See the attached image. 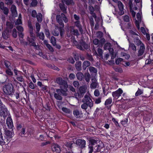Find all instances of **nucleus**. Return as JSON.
<instances>
[{"mask_svg": "<svg viewBox=\"0 0 153 153\" xmlns=\"http://www.w3.org/2000/svg\"><path fill=\"white\" fill-rule=\"evenodd\" d=\"M4 93L7 95H12L14 93L15 90L11 84H8L4 85L3 87Z\"/></svg>", "mask_w": 153, "mask_h": 153, "instance_id": "1", "label": "nucleus"}, {"mask_svg": "<svg viewBox=\"0 0 153 153\" xmlns=\"http://www.w3.org/2000/svg\"><path fill=\"white\" fill-rule=\"evenodd\" d=\"M67 91H65L62 89H57L56 90L57 93H55L54 94V97L57 100H61L62 98L61 95L64 96H66L67 94L66 93Z\"/></svg>", "mask_w": 153, "mask_h": 153, "instance_id": "2", "label": "nucleus"}, {"mask_svg": "<svg viewBox=\"0 0 153 153\" xmlns=\"http://www.w3.org/2000/svg\"><path fill=\"white\" fill-rule=\"evenodd\" d=\"M56 82L60 85V88L61 89L67 91L68 85L67 82L63 79L61 77H58L56 79Z\"/></svg>", "mask_w": 153, "mask_h": 153, "instance_id": "3", "label": "nucleus"}, {"mask_svg": "<svg viewBox=\"0 0 153 153\" xmlns=\"http://www.w3.org/2000/svg\"><path fill=\"white\" fill-rule=\"evenodd\" d=\"M88 149L89 150L88 153H92L93 152H95L101 151L102 148L101 146H97L89 144L88 145Z\"/></svg>", "mask_w": 153, "mask_h": 153, "instance_id": "4", "label": "nucleus"}, {"mask_svg": "<svg viewBox=\"0 0 153 153\" xmlns=\"http://www.w3.org/2000/svg\"><path fill=\"white\" fill-rule=\"evenodd\" d=\"M0 114L4 117L9 116V112L4 105L3 104L0 106Z\"/></svg>", "mask_w": 153, "mask_h": 153, "instance_id": "5", "label": "nucleus"}, {"mask_svg": "<svg viewBox=\"0 0 153 153\" xmlns=\"http://www.w3.org/2000/svg\"><path fill=\"white\" fill-rule=\"evenodd\" d=\"M93 102L92 100L89 102H84L81 105V107L82 109L86 110L88 107L89 108L91 109L93 106Z\"/></svg>", "mask_w": 153, "mask_h": 153, "instance_id": "6", "label": "nucleus"}, {"mask_svg": "<svg viewBox=\"0 0 153 153\" xmlns=\"http://www.w3.org/2000/svg\"><path fill=\"white\" fill-rule=\"evenodd\" d=\"M75 143L80 148H83L85 147L86 141L84 140L78 139L76 140Z\"/></svg>", "mask_w": 153, "mask_h": 153, "instance_id": "7", "label": "nucleus"}, {"mask_svg": "<svg viewBox=\"0 0 153 153\" xmlns=\"http://www.w3.org/2000/svg\"><path fill=\"white\" fill-rule=\"evenodd\" d=\"M61 17L65 23H67L68 21V20L66 17L65 15L63 13L61 14V15H57L56 16V19L57 22L62 20Z\"/></svg>", "mask_w": 153, "mask_h": 153, "instance_id": "8", "label": "nucleus"}, {"mask_svg": "<svg viewBox=\"0 0 153 153\" xmlns=\"http://www.w3.org/2000/svg\"><path fill=\"white\" fill-rule=\"evenodd\" d=\"M123 93V91L120 88H119L116 91L112 92V96L114 99H117Z\"/></svg>", "mask_w": 153, "mask_h": 153, "instance_id": "9", "label": "nucleus"}, {"mask_svg": "<svg viewBox=\"0 0 153 153\" xmlns=\"http://www.w3.org/2000/svg\"><path fill=\"white\" fill-rule=\"evenodd\" d=\"M91 83L90 85V88L92 89H94L99 87V83L96 79L93 77L91 79Z\"/></svg>", "mask_w": 153, "mask_h": 153, "instance_id": "10", "label": "nucleus"}, {"mask_svg": "<svg viewBox=\"0 0 153 153\" xmlns=\"http://www.w3.org/2000/svg\"><path fill=\"white\" fill-rule=\"evenodd\" d=\"M100 142V141L98 138H92L90 139L89 144L97 146H101L98 144Z\"/></svg>", "mask_w": 153, "mask_h": 153, "instance_id": "11", "label": "nucleus"}, {"mask_svg": "<svg viewBox=\"0 0 153 153\" xmlns=\"http://www.w3.org/2000/svg\"><path fill=\"white\" fill-rule=\"evenodd\" d=\"M89 46L85 42H81L79 44L77 45V48L82 51H84V49H88L89 48Z\"/></svg>", "mask_w": 153, "mask_h": 153, "instance_id": "12", "label": "nucleus"}, {"mask_svg": "<svg viewBox=\"0 0 153 153\" xmlns=\"http://www.w3.org/2000/svg\"><path fill=\"white\" fill-rule=\"evenodd\" d=\"M10 141L4 136H3L1 133L0 131V144L1 145L8 144Z\"/></svg>", "mask_w": 153, "mask_h": 153, "instance_id": "13", "label": "nucleus"}, {"mask_svg": "<svg viewBox=\"0 0 153 153\" xmlns=\"http://www.w3.org/2000/svg\"><path fill=\"white\" fill-rule=\"evenodd\" d=\"M0 9L2 11L4 14L7 16L8 15L9 12L8 9L4 6V4L2 1L0 2Z\"/></svg>", "mask_w": 153, "mask_h": 153, "instance_id": "14", "label": "nucleus"}, {"mask_svg": "<svg viewBox=\"0 0 153 153\" xmlns=\"http://www.w3.org/2000/svg\"><path fill=\"white\" fill-rule=\"evenodd\" d=\"M118 6L119 10V14L120 15H123L124 12L123 11L124 9V5L121 2L119 1L118 2Z\"/></svg>", "mask_w": 153, "mask_h": 153, "instance_id": "15", "label": "nucleus"}, {"mask_svg": "<svg viewBox=\"0 0 153 153\" xmlns=\"http://www.w3.org/2000/svg\"><path fill=\"white\" fill-rule=\"evenodd\" d=\"M145 49V47L144 45H140L137 53V56L139 57L142 56L144 52Z\"/></svg>", "mask_w": 153, "mask_h": 153, "instance_id": "16", "label": "nucleus"}, {"mask_svg": "<svg viewBox=\"0 0 153 153\" xmlns=\"http://www.w3.org/2000/svg\"><path fill=\"white\" fill-rule=\"evenodd\" d=\"M9 33L10 32L8 30H4L2 32V37L5 40H7L10 37Z\"/></svg>", "mask_w": 153, "mask_h": 153, "instance_id": "17", "label": "nucleus"}, {"mask_svg": "<svg viewBox=\"0 0 153 153\" xmlns=\"http://www.w3.org/2000/svg\"><path fill=\"white\" fill-rule=\"evenodd\" d=\"M123 18L124 21L125 22H128L126 28L127 29L131 28V25L129 22L130 18L129 16L127 15H125L123 16Z\"/></svg>", "mask_w": 153, "mask_h": 153, "instance_id": "18", "label": "nucleus"}, {"mask_svg": "<svg viewBox=\"0 0 153 153\" xmlns=\"http://www.w3.org/2000/svg\"><path fill=\"white\" fill-rule=\"evenodd\" d=\"M51 149L52 151L56 153H59L61 151L60 146L57 144L53 143L52 145Z\"/></svg>", "mask_w": 153, "mask_h": 153, "instance_id": "19", "label": "nucleus"}, {"mask_svg": "<svg viewBox=\"0 0 153 153\" xmlns=\"http://www.w3.org/2000/svg\"><path fill=\"white\" fill-rule=\"evenodd\" d=\"M112 99L111 97H109L108 99H107L105 101L104 104L105 106L108 109H110L111 108V104L112 102Z\"/></svg>", "mask_w": 153, "mask_h": 153, "instance_id": "20", "label": "nucleus"}, {"mask_svg": "<svg viewBox=\"0 0 153 153\" xmlns=\"http://www.w3.org/2000/svg\"><path fill=\"white\" fill-rule=\"evenodd\" d=\"M6 124L9 129H12L13 127V123L11 117L9 116L6 119Z\"/></svg>", "mask_w": 153, "mask_h": 153, "instance_id": "21", "label": "nucleus"}, {"mask_svg": "<svg viewBox=\"0 0 153 153\" xmlns=\"http://www.w3.org/2000/svg\"><path fill=\"white\" fill-rule=\"evenodd\" d=\"M12 15L13 16L16 17L17 16L16 6L14 5H12L10 8Z\"/></svg>", "mask_w": 153, "mask_h": 153, "instance_id": "22", "label": "nucleus"}, {"mask_svg": "<svg viewBox=\"0 0 153 153\" xmlns=\"http://www.w3.org/2000/svg\"><path fill=\"white\" fill-rule=\"evenodd\" d=\"M79 92L82 95V96L87 91V85H83L80 86L79 88Z\"/></svg>", "mask_w": 153, "mask_h": 153, "instance_id": "23", "label": "nucleus"}, {"mask_svg": "<svg viewBox=\"0 0 153 153\" xmlns=\"http://www.w3.org/2000/svg\"><path fill=\"white\" fill-rule=\"evenodd\" d=\"M34 40L28 37H27V40L29 42V44L30 46H33L35 48L37 47V45H36V43L34 42Z\"/></svg>", "mask_w": 153, "mask_h": 153, "instance_id": "24", "label": "nucleus"}, {"mask_svg": "<svg viewBox=\"0 0 153 153\" xmlns=\"http://www.w3.org/2000/svg\"><path fill=\"white\" fill-rule=\"evenodd\" d=\"M59 6L61 10L63 12V13H66L67 11V7L65 6L64 3H59Z\"/></svg>", "mask_w": 153, "mask_h": 153, "instance_id": "25", "label": "nucleus"}, {"mask_svg": "<svg viewBox=\"0 0 153 153\" xmlns=\"http://www.w3.org/2000/svg\"><path fill=\"white\" fill-rule=\"evenodd\" d=\"M92 100L89 95L85 94L84 97L82 99V102L84 103L87 102H89Z\"/></svg>", "mask_w": 153, "mask_h": 153, "instance_id": "26", "label": "nucleus"}, {"mask_svg": "<svg viewBox=\"0 0 153 153\" xmlns=\"http://www.w3.org/2000/svg\"><path fill=\"white\" fill-rule=\"evenodd\" d=\"M82 62L81 61L76 62L75 65L76 69L78 71H80L81 70Z\"/></svg>", "mask_w": 153, "mask_h": 153, "instance_id": "27", "label": "nucleus"}, {"mask_svg": "<svg viewBox=\"0 0 153 153\" xmlns=\"http://www.w3.org/2000/svg\"><path fill=\"white\" fill-rule=\"evenodd\" d=\"M91 65V63L90 62L88 61H85L82 64V68L83 70H86V68L89 66Z\"/></svg>", "mask_w": 153, "mask_h": 153, "instance_id": "28", "label": "nucleus"}, {"mask_svg": "<svg viewBox=\"0 0 153 153\" xmlns=\"http://www.w3.org/2000/svg\"><path fill=\"white\" fill-rule=\"evenodd\" d=\"M5 134L6 135L10 138H11L13 134V132L12 130L10 131L9 130H6L5 132Z\"/></svg>", "mask_w": 153, "mask_h": 153, "instance_id": "29", "label": "nucleus"}, {"mask_svg": "<svg viewBox=\"0 0 153 153\" xmlns=\"http://www.w3.org/2000/svg\"><path fill=\"white\" fill-rule=\"evenodd\" d=\"M85 58L86 59L90 61L91 62H93L94 61V59L93 57L92 56L88 53L86 54Z\"/></svg>", "mask_w": 153, "mask_h": 153, "instance_id": "30", "label": "nucleus"}, {"mask_svg": "<svg viewBox=\"0 0 153 153\" xmlns=\"http://www.w3.org/2000/svg\"><path fill=\"white\" fill-rule=\"evenodd\" d=\"M77 79L80 81H82L84 77L83 74L81 72H78L76 74Z\"/></svg>", "mask_w": 153, "mask_h": 153, "instance_id": "31", "label": "nucleus"}, {"mask_svg": "<svg viewBox=\"0 0 153 153\" xmlns=\"http://www.w3.org/2000/svg\"><path fill=\"white\" fill-rule=\"evenodd\" d=\"M70 33L72 35H74L77 36L79 35L78 30L74 28L71 30Z\"/></svg>", "mask_w": 153, "mask_h": 153, "instance_id": "32", "label": "nucleus"}, {"mask_svg": "<svg viewBox=\"0 0 153 153\" xmlns=\"http://www.w3.org/2000/svg\"><path fill=\"white\" fill-rule=\"evenodd\" d=\"M134 40L135 44L137 46H140L142 45H144L138 37L136 38Z\"/></svg>", "mask_w": 153, "mask_h": 153, "instance_id": "33", "label": "nucleus"}, {"mask_svg": "<svg viewBox=\"0 0 153 153\" xmlns=\"http://www.w3.org/2000/svg\"><path fill=\"white\" fill-rule=\"evenodd\" d=\"M109 52L110 54L111 55V59H114L116 56L117 53L114 52L113 49H110Z\"/></svg>", "mask_w": 153, "mask_h": 153, "instance_id": "34", "label": "nucleus"}, {"mask_svg": "<svg viewBox=\"0 0 153 153\" xmlns=\"http://www.w3.org/2000/svg\"><path fill=\"white\" fill-rule=\"evenodd\" d=\"M74 115L76 118H79L80 117V115L82 114H80V112L78 110H75L73 112Z\"/></svg>", "mask_w": 153, "mask_h": 153, "instance_id": "35", "label": "nucleus"}, {"mask_svg": "<svg viewBox=\"0 0 153 153\" xmlns=\"http://www.w3.org/2000/svg\"><path fill=\"white\" fill-rule=\"evenodd\" d=\"M111 44L110 43L108 42L107 43L104 45V50L108 49L109 51L110 49H113L111 48Z\"/></svg>", "mask_w": 153, "mask_h": 153, "instance_id": "36", "label": "nucleus"}, {"mask_svg": "<svg viewBox=\"0 0 153 153\" xmlns=\"http://www.w3.org/2000/svg\"><path fill=\"white\" fill-rule=\"evenodd\" d=\"M129 48L134 52L136 51L137 50L136 46L134 43H129Z\"/></svg>", "mask_w": 153, "mask_h": 153, "instance_id": "37", "label": "nucleus"}, {"mask_svg": "<svg viewBox=\"0 0 153 153\" xmlns=\"http://www.w3.org/2000/svg\"><path fill=\"white\" fill-rule=\"evenodd\" d=\"M62 1L63 3H65L67 5L74 4L73 0H62Z\"/></svg>", "mask_w": 153, "mask_h": 153, "instance_id": "38", "label": "nucleus"}, {"mask_svg": "<svg viewBox=\"0 0 153 153\" xmlns=\"http://www.w3.org/2000/svg\"><path fill=\"white\" fill-rule=\"evenodd\" d=\"M62 110L65 113L68 114H71V111L70 110V109H68V108L63 107L62 108Z\"/></svg>", "mask_w": 153, "mask_h": 153, "instance_id": "39", "label": "nucleus"}, {"mask_svg": "<svg viewBox=\"0 0 153 153\" xmlns=\"http://www.w3.org/2000/svg\"><path fill=\"white\" fill-rule=\"evenodd\" d=\"M89 69L90 72L94 73H96L97 72V68L91 66L89 67Z\"/></svg>", "mask_w": 153, "mask_h": 153, "instance_id": "40", "label": "nucleus"}, {"mask_svg": "<svg viewBox=\"0 0 153 153\" xmlns=\"http://www.w3.org/2000/svg\"><path fill=\"white\" fill-rule=\"evenodd\" d=\"M37 21L39 22H41L42 21V15L40 13H38L36 16Z\"/></svg>", "mask_w": 153, "mask_h": 153, "instance_id": "41", "label": "nucleus"}, {"mask_svg": "<svg viewBox=\"0 0 153 153\" xmlns=\"http://www.w3.org/2000/svg\"><path fill=\"white\" fill-rule=\"evenodd\" d=\"M37 36H38L40 39L43 40L44 39L45 36L43 32L39 33V32L38 33H36Z\"/></svg>", "mask_w": 153, "mask_h": 153, "instance_id": "42", "label": "nucleus"}, {"mask_svg": "<svg viewBox=\"0 0 153 153\" xmlns=\"http://www.w3.org/2000/svg\"><path fill=\"white\" fill-rule=\"evenodd\" d=\"M16 79L17 80L20 82H24V79L23 76L21 75H19L18 76H16Z\"/></svg>", "mask_w": 153, "mask_h": 153, "instance_id": "43", "label": "nucleus"}, {"mask_svg": "<svg viewBox=\"0 0 153 153\" xmlns=\"http://www.w3.org/2000/svg\"><path fill=\"white\" fill-rule=\"evenodd\" d=\"M17 31L15 28H14L12 31V36L14 38L17 37Z\"/></svg>", "mask_w": 153, "mask_h": 153, "instance_id": "44", "label": "nucleus"}, {"mask_svg": "<svg viewBox=\"0 0 153 153\" xmlns=\"http://www.w3.org/2000/svg\"><path fill=\"white\" fill-rule=\"evenodd\" d=\"M6 25L7 27L8 28L12 29L13 27V23L10 22H7Z\"/></svg>", "mask_w": 153, "mask_h": 153, "instance_id": "45", "label": "nucleus"}, {"mask_svg": "<svg viewBox=\"0 0 153 153\" xmlns=\"http://www.w3.org/2000/svg\"><path fill=\"white\" fill-rule=\"evenodd\" d=\"M74 96L77 99H79L83 97L82 95L79 92L75 93Z\"/></svg>", "mask_w": 153, "mask_h": 153, "instance_id": "46", "label": "nucleus"}, {"mask_svg": "<svg viewBox=\"0 0 153 153\" xmlns=\"http://www.w3.org/2000/svg\"><path fill=\"white\" fill-rule=\"evenodd\" d=\"M96 35L97 37L100 39L103 36V33L101 31H99L97 33Z\"/></svg>", "mask_w": 153, "mask_h": 153, "instance_id": "47", "label": "nucleus"}, {"mask_svg": "<svg viewBox=\"0 0 153 153\" xmlns=\"http://www.w3.org/2000/svg\"><path fill=\"white\" fill-rule=\"evenodd\" d=\"M102 97H100L97 98H96L94 100L95 103L96 104H97L100 103L101 102Z\"/></svg>", "mask_w": 153, "mask_h": 153, "instance_id": "48", "label": "nucleus"}, {"mask_svg": "<svg viewBox=\"0 0 153 153\" xmlns=\"http://www.w3.org/2000/svg\"><path fill=\"white\" fill-rule=\"evenodd\" d=\"M4 63L7 68H9V67L11 65V63L9 61L5 60L4 62Z\"/></svg>", "mask_w": 153, "mask_h": 153, "instance_id": "49", "label": "nucleus"}, {"mask_svg": "<svg viewBox=\"0 0 153 153\" xmlns=\"http://www.w3.org/2000/svg\"><path fill=\"white\" fill-rule=\"evenodd\" d=\"M73 143L71 142H67L65 144V146L69 149V150L71 149Z\"/></svg>", "mask_w": 153, "mask_h": 153, "instance_id": "50", "label": "nucleus"}, {"mask_svg": "<svg viewBox=\"0 0 153 153\" xmlns=\"http://www.w3.org/2000/svg\"><path fill=\"white\" fill-rule=\"evenodd\" d=\"M51 42L53 46H55L56 45V42L55 38L52 36L51 37Z\"/></svg>", "mask_w": 153, "mask_h": 153, "instance_id": "51", "label": "nucleus"}, {"mask_svg": "<svg viewBox=\"0 0 153 153\" xmlns=\"http://www.w3.org/2000/svg\"><path fill=\"white\" fill-rule=\"evenodd\" d=\"M36 33H38L39 31L40 28V25L38 22H37L36 24Z\"/></svg>", "mask_w": 153, "mask_h": 153, "instance_id": "52", "label": "nucleus"}, {"mask_svg": "<svg viewBox=\"0 0 153 153\" xmlns=\"http://www.w3.org/2000/svg\"><path fill=\"white\" fill-rule=\"evenodd\" d=\"M30 35L31 38L30 39H35V37L33 33V30H30Z\"/></svg>", "mask_w": 153, "mask_h": 153, "instance_id": "53", "label": "nucleus"}, {"mask_svg": "<svg viewBox=\"0 0 153 153\" xmlns=\"http://www.w3.org/2000/svg\"><path fill=\"white\" fill-rule=\"evenodd\" d=\"M100 92L98 89H96L94 92V94L96 97H99L100 95Z\"/></svg>", "mask_w": 153, "mask_h": 153, "instance_id": "54", "label": "nucleus"}, {"mask_svg": "<svg viewBox=\"0 0 153 153\" xmlns=\"http://www.w3.org/2000/svg\"><path fill=\"white\" fill-rule=\"evenodd\" d=\"M22 24L21 19L20 18L19 16V18L18 19L15 23V25H21Z\"/></svg>", "mask_w": 153, "mask_h": 153, "instance_id": "55", "label": "nucleus"}, {"mask_svg": "<svg viewBox=\"0 0 153 153\" xmlns=\"http://www.w3.org/2000/svg\"><path fill=\"white\" fill-rule=\"evenodd\" d=\"M29 87L31 89H34L36 87V85H34L32 82H31L29 83Z\"/></svg>", "mask_w": 153, "mask_h": 153, "instance_id": "56", "label": "nucleus"}, {"mask_svg": "<svg viewBox=\"0 0 153 153\" xmlns=\"http://www.w3.org/2000/svg\"><path fill=\"white\" fill-rule=\"evenodd\" d=\"M143 93V91L140 89L138 88L137 91L136 92L135 95L136 96H139Z\"/></svg>", "mask_w": 153, "mask_h": 153, "instance_id": "57", "label": "nucleus"}, {"mask_svg": "<svg viewBox=\"0 0 153 153\" xmlns=\"http://www.w3.org/2000/svg\"><path fill=\"white\" fill-rule=\"evenodd\" d=\"M25 128H23L21 129V130L19 134L21 136H23L22 135H24L26 133H25Z\"/></svg>", "mask_w": 153, "mask_h": 153, "instance_id": "58", "label": "nucleus"}, {"mask_svg": "<svg viewBox=\"0 0 153 153\" xmlns=\"http://www.w3.org/2000/svg\"><path fill=\"white\" fill-rule=\"evenodd\" d=\"M73 85L76 88H78L80 85L79 82L76 81H75L73 82Z\"/></svg>", "mask_w": 153, "mask_h": 153, "instance_id": "59", "label": "nucleus"}, {"mask_svg": "<svg viewBox=\"0 0 153 153\" xmlns=\"http://www.w3.org/2000/svg\"><path fill=\"white\" fill-rule=\"evenodd\" d=\"M20 43L22 44V45L25 46H27V45H29V42H26L24 40H22L20 41Z\"/></svg>", "mask_w": 153, "mask_h": 153, "instance_id": "60", "label": "nucleus"}, {"mask_svg": "<svg viewBox=\"0 0 153 153\" xmlns=\"http://www.w3.org/2000/svg\"><path fill=\"white\" fill-rule=\"evenodd\" d=\"M32 1L30 4L33 7L36 6L37 3V1L36 0H33Z\"/></svg>", "mask_w": 153, "mask_h": 153, "instance_id": "61", "label": "nucleus"}, {"mask_svg": "<svg viewBox=\"0 0 153 153\" xmlns=\"http://www.w3.org/2000/svg\"><path fill=\"white\" fill-rule=\"evenodd\" d=\"M16 27L18 30L20 32H22L24 30L23 27L21 26L18 25L16 26Z\"/></svg>", "mask_w": 153, "mask_h": 153, "instance_id": "62", "label": "nucleus"}, {"mask_svg": "<svg viewBox=\"0 0 153 153\" xmlns=\"http://www.w3.org/2000/svg\"><path fill=\"white\" fill-rule=\"evenodd\" d=\"M8 69L7 70L6 72V74L10 76H12L13 75V72L11 71V70L9 68H8Z\"/></svg>", "mask_w": 153, "mask_h": 153, "instance_id": "63", "label": "nucleus"}, {"mask_svg": "<svg viewBox=\"0 0 153 153\" xmlns=\"http://www.w3.org/2000/svg\"><path fill=\"white\" fill-rule=\"evenodd\" d=\"M90 75L89 74H87L85 76V80L87 82H88L90 80Z\"/></svg>", "mask_w": 153, "mask_h": 153, "instance_id": "64", "label": "nucleus"}]
</instances>
